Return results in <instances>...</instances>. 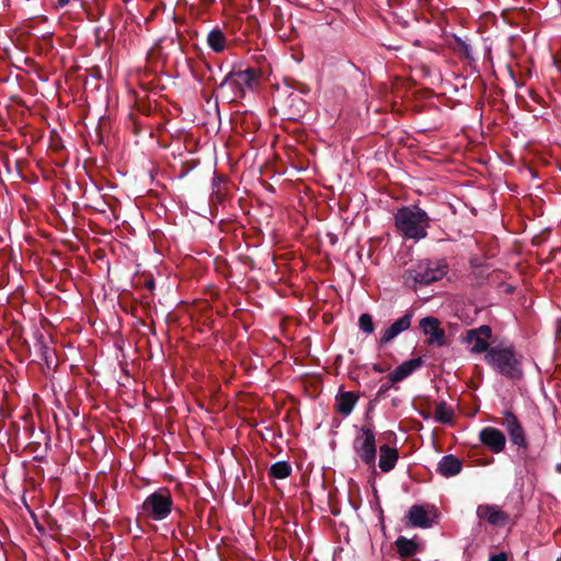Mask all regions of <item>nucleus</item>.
<instances>
[{
	"label": "nucleus",
	"mask_w": 561,
	"mask_h": 561,
	"mask_svg": "<svg viewBox=\"0 0 561 561\" xmlns=\"http://www.w3.org/2000/svg\"><path fill=\"white\" fill-rule=\"evenodd\" d=\"M357 400L358 396L355 392H342L335 399V409L342 415L347 416L353 411Z\"/></svg>",
	"instance_id": "17"
},
{
	"label": "nucleus",
	"mask_w": 561,
	"mask_h": 561,
	"mask_svg": "<svg viewBox=\"0 0 561 561\" xmlns=\"http://www.w3.org/2000/svg\"><path fill=\"white\" fill-rule=\"evenodd\" d=\"M374 370L377 373H382L383 368H381L379 365H374Z\"/></svg>",
	"instance_id": "25"
},
{
	"label": "nucleus",
	"mask_w": 561,
	"mask_h": 561,
	"mask_svg": "<svg viewBox=\"0 0 561 561\" xmlns=\"http://www.w3.org/2000/svg\"><path fill=\"white\" fill-rule=\"evenodd\" d=\"M479 439L483 446L494 454L502 453L506 446V437L504 433L492 426L482 428L479 433Z\"/></svg>",
	"instance_id": "10"
},
{
	"label": "nucleus",
	"mask_w": 561,
	"mask_h": 561,
	"mask_svg": "<svg viewBox=\"0 0 561 561\" xmlns=\"http://www.w3.org/2000/svg\"><path fill=\"white\" fill-rule=\"evenodd\" d=\"M172 508L173 499L170 490L160 488L142 502L140 515L144 518L160 522L171 514Z\"/></svg>",
	"instance_id": "4"
},
{
	"label": "nucleus",
	"mask_w": 561,
	"mask_h": 561,
	"mask_svg": "<svg viewBox=\"0 0 561 561\" xmlns=\"http://www.w3.org/2000/svg\"><path fill=\"white\" fill-rule=\"evenodd\" d=\"M353 448L357 457L367 466H375L376 461V437L374 431L363 426L353 440Z\"/></svg>",
	"instance_id": "5"
},
{
	"label": "nucleus",
	"mask_w": 561,
	"mask_h": 561,
	"mask_svg": "<svg viewBox=\"0 0 561 561\" xmlns=\"http://www.w3.org/2000/svg\"><path fill=\"white\" fill-rule=\"evenodd\" d=\"M256 79L255 71L252 69L240 70L231 75L229 82L239 88L243 93L245 90H252Z\"/></svg>",
	"instance_id": "13"
},
{
	"label": "nucleus",
	"mask_w": 561,
	"mask_h": 561,
	"mask_svg": "<svg viewBox=\"0 0 561 561\" xmlns=\"http://www.w3.org/2000/svg\"><path fill=\"white\" fill-rule=\"evenodd\" d=\"M422 360L421 358H413L410 360H407L399 365L393 371L389 374V380L392 383L402 381L407 377H409L414 370H416L419 367H421Z\"/></svg>",
	"instance_id": "15"
},
{
	"label": "nucleus",
	"mask_w": 561,
	"mask_h": 561,
	"mask_svg": "<svg viewBox=\"0 0 561 561\" xmlns=\"http://www.w3.org/2000/svg\"><path fill=\"white\" fill-rule=\"evenodd\" d=\"M399 453L397 448L389 445H381L379 448V468L382 472L391 471L398 461Z\"/></svg>",
	"instance_id": "14"
},
{
	"label": "nucleus",
	"mask_w": 561,
	"mask_h": 561,
	"mask_svg": "<svg viewBox=\"0 0 561 561\" xmlns=\"http://www.w3.org/2000/svg\"><path fill=\"white\" fill-rule=\"evenodd\" d=\"M461 468V460L454 455L444 456L437 465V471L446 478L458 474Z\"/></svg>",
	"instance_id": "16"
},
{
	"label": "nucleus",
	"mask_w": 561,
	"mask_h": 561,
	"mask_svg": "<svg viewBox=\"0 0 561 561\" xmlns=\"http://www.w3.org/2000/svg\"><path fill=\"white\" fill-rule=\"evenodd\" d=\"M59 7H66L69 3V0H57Z\"/></svg>",
	"instance_id": "24"
},
{
	"label": "nucleus",
	"mask_w": 561,
	"mask_h": 561,
	"mask_svg": "<svg viewBox=\"0 0 561 561\" xmlns=\"http://www.w3.org/2000/svg\"><path fill=\"white\" fill-rule=\"evenodd\" d=\"M291 473V466L287 461H278L271 466L270 474L275 479H286Z\"/></svg>",
	"instance_id": "21"
},
{
	"label": "nucleus",
	"mask_w": 561,
	"mask_h": 561,
	"mask_svg": "<svg viewBox=\"0 0 561 561\" xmlns=\"http://www.w3.org/2000/svg\"><path fill=\"white\" fill-rule=\"evenodd\" d=\"M396 548L400 557L409 558L417 553V543L405 537H399L396 540Z\"/></svg>",
	"instance_id": "19"
},
{
	"label": "nucleus",
	"mask_w": 561,
	"mask_h": 561,
	"mask_svg": "<svg viewBox=\"0 0 561 561\" xmlns=\"http://www.w3.org/2000/svg\"><path fill=\"white\" fill-rule=\"evenodd\" d=\"M477 517L494 527H503L508 522V514L495 504H480L477 507Z\"/></svg>",
	"instance_id": "9"
},
{
	"label": "nucleus",
	"mask_w": 561,
	"mask_h": 561,
	"mask_svg": "<svg viewBox=\"0 0 561 561\" xmlns=\"http://www.w3.org/2000/svg\"><path fill=\"white\" fill-rule=\"evenodd\" d=\"M420 328L423 333L428 336L427 343L430 345H444L445 332L440 329L438 319L434 317H425L420 321Z\"/></svg>",
	"instance_id": "11"
},
{
	"label": "nucleus",
	"mask_w": 561,
	"mask_h": 561,
	"mask_svg": "<svg viewBox=\"0 0 561 561\" xmlns=\"http://www.w3.org/2000/svg\"><path fill=\"white\" fill-rule=\"evenodd\" d=\"M207 44L215 53H222L227 47V38L219 28L211 30L207 35Z\"/></svg>",
	"instance_id": "18"
},
{
	"label": "nucleus",
	"mask_w": 561,
	"mask_h": 561,
	"mask_svg": "<svg viewBox=\"0 0 561 561\" xmlns=\"http://www.w3.org/2000/svg\"><path fill=\"white\" fill-rule=\"evenodd\" d=\"M358 325L359 329L367 334L373 333L375 330L373 317L368 313L360 314L358 319Z\"/></svg>",
	"instance_id": "22"
},
{
	"label": "nucleus",
	"mask_w": 561,
	"mask_h": 561,
	"mask_svg": "<svg viewBox=\"0 0 561 561\" xmlns=\"http://www.w3.org/2000/svg\"><path fill=\"white\" fill-rule=\"evenodd\" d=\"M408 524L415 528H430L434 525L436 510L430 505H412L407 514Z\"/></svg>",
	"instance_id": "7"
},
{
	"label": "nucleus",
	"mask_w": 561,
	"mask_h": 561,
	"mask_svg": "<svg viewBox=\"0 0 561 561\" xmlns=\"http://www.w3.org/2000/svg\"><path fill=\"white\" fill-rule=\"evenodd\" d=\"M412 321V313H405L403 317L396 320L389 328H387L380 339L379 344L385 345L396 339L400 333L407 331Z\"/></svg>",
	"instance_id": "12"
},
{
	"label": "nucleus",
	"mask_w": 561,
	"mask_h": 561,
	"mask_svg": "<svg viewBox=\"0 0 561 561\" xmlns=\"http://www.w3.org/2000/svg\"><path fill=\"white\" fill-rule=\"evenodd\" d=\"M492 331L489 325H481L477 329H471L466 332L463 342L470 346V352L474 354H481L490 350L489 340Z\"/></svg>",
	"instance_id": "8"
},
{
	"label": "nucleus",
	"mask_w": 561,
	"mask_h": 561,
	"mask_svg": "<svg viewBox=\"0 0 561 561\" xmlns=\"http://www.w3.org/2000/svg\"><path fill=\"white\" fill-rule=\"evenodd\" d=\"M447 271L448 265L443 260H424L419 262L414 268L404 273V283L410 287H414L416 284L428 285L442 279Z\"/></svg>",
	"instance_id": "3"
},
{
	"label": "nucleus",
	"mask_w": 561,
	"mask_h": 561,
	"mask_svg": "<svg viewBox=\"0 0 561 561\" xmlns=\"http://www.w3.org/2000/svg\"><path fill=\"white\" fill-rule=\"evenodd\" d=\"M484 358L491 367L506 377L516 378L522 375L520 357L512 346L491 347Z\"/></svg>",
	"instance_id": "2"
},
{
	"label": "nucleus",
	"mask_w": 561,
	"mask_h": 561,
	"mask_svg": "<svg viewBox=\"0 0 561 561\" xmlns=\"http://www.w3.org/2000/svg\"><path fill=\"white\" fill-rule=\"evenodd\" d=\"M430 217L419 206H404L394 215V226L398 231L408 239L421 240L427 236Z\"/></svg>",
	"instance_id": "1"
},
{
	"label": "nucleus",
	"mask_w": 561,
	"mask_h": 561,
	"mask_svg": "<svg viewBox=\"0 0 561 561\" xmlns=\"http://www.w3.org/2000/svg\"><path fill=\"white\" fill-rule=\"evenodd\" d=\"M489 561H507V553L500 552L497 554H493L489 558Z\"/></svg>",
	"instance_id": "23"
},
{
	"label": "nucleus",
	"mask_w": 561,
	"mask_h": 561,
	"mask_svg": "<svg viewBox=\"0 0 561 561\" xmlns=\"http://www.w3.org/2000/svg\"><path fill=\"white\" fill-rule=\"evenodd\" d=\"M500 424L505 428L512 445L517 448V451H525L528 448L529 443L527 440L526 431L522 422L512 411L505 410L503 412Z\"/></svg>",
	"instance_id": "6"
},
{
	"label": "nucleus",
	"mask_w": 561,
	"mask_h": 561,
	"mask_svg": "<svg viewBox=\"0 0 561 561\" xmlns=\"http://www.w3.org/2000/svg\"><path fill=\"white\" fill-rule=\"evenodd\" d=\"M454 410L444 401L436 404L434 420L443 424H451L454 421Z\"/></svg>",
	"instance_id": "20"
}]
</instances>
